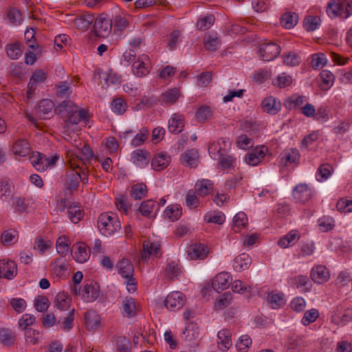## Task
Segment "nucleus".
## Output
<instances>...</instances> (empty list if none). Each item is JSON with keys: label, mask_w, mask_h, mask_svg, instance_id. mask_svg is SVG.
I'll return each instance as SVG.
<instances>
[{"label": "nucleus", "mask_w": 352, "mask_h": 352, "mask_svg": "<svg viewBox=\"0 0 352 352\" xmlns=\"http://www.w3.org/2000/svg\"><path fill=\"white\" fill-rule=\"evenodd\" d=\"M98 228L104 236H110L121 228L120 221L108 213L101 214L98 219Z\"/></svg>", "instance_id": "nucleus-1"}, {"label": "nucleus", "mask_w": 352, "mask_h": 352, "mask_svg": "<svg viewBox=\"0 0 352 352\" xmlns=\"http://www.w3.org/2000/svg\"><path fill=\"white\" fill-rule=\"evenodd\" d=\"M76 166L75 163L71 162L72 168L68 170L62 177L65 188L70 191L77 189L80 178V173Z\"/></svg>", "instance_id": "nucleus-2"}, {"label": "nucleus", "mask_w": 352, "mask_h": 352, "mask_svg": "<svg viewBox=\"0 0 352 352\" xmlns=\"http://www.w3.org/2000/svg\"><path fill=\"white\" fill-rule=\"evenodd\" d=\"M258 52L263 60L270 61L279 55L280 47L273 42H265L260 44Z\"/></svg>", "instance_id": "nucleus-3"}, {"label": "nucleus", "mask_w": 352, "mask_h": 352, "mask_svg": "<svg viewBox=\"0 0 352 352\" xmlns=\"http://www.w3.org/2000/svg\"><path fill=\"white\" fill-rule=\"evenodd\" d=\"M112 29V21L108 19L104 14L98 17L94 24V30L96 35L105 38L108 36Z\"/></svg>", "instance_id": "nucleus-4"}, {"label": "nucleus", "mask_w": 352, "mask_h": 352, "mask_svg": "<svg viewBox=\"0 0 352 352\" xmlns=\"http://www.w3.org/2000/svg\"><path fill=\"white\" fill-rule=\"evenodd\" d=\"M150 58L146 54H142L134 61L132 72L138 77L145 76L149 73Z\"/></svg>", "instance_id": "nucleus-5"}, {"label": "nucleus", "mask_w": 352, "mask_h": 352, "mask_svg": "<svg viewBox=\"0 0 352 352\" xmlns=\"http://www.w3.org/2000/svg\"><path fill=\"white\" fill-rule=\"evenodd\" d=\"M185 300V296L182 293L173 292L166 296L164 300V305L170 311H175L184 306Z\"/></svg>", "instance_id": "nucleus-6"}, {"label": "nucleus", "mask_w": 352, "mask_h": 352, "mask_svg": "<svg viewBox=\"0 0 352 352\" xmlns=\"http://www.w3.org/2000/svg\"><path fill=\"white\" fill-rule=\"evenodd\" d=\"M267 151L266 146H257L245 155L244 160L250 166H256L264 159Z\"/></svg>", "instance_id": "nucleus-7"}, {"label": "nucleus", "mask_w": 352, "mask_h": 352, "mask_svg": "<svg viewBox=\"0 0 352 352\" xmlns=\"http://www.w3.org/2000/svg\"><path fill=\"white\" fill-rule=\"evenodd\" d=\"M218 151L219 154V164L223 169L230 168L234 163V159L229 155H223L221 153V148L219 144H211L208 147V152L210 155L214 153L215 151Z\"/></svg>", "instance_id": "nucleus-8"}, {"label": "nucleus", "mask_w": 352, "mask_h": 352, "mask_svg": "<svg viewBox=\"0 0 352 352\" xmlns=\"http://www.w3.org/2000/svg\"><path fill=\"white\" fill-rule=\"evenodd\" d=\"M88 111L85 109H78L77 113H73L66 117L65 120V125L64 126V133H67L69 130V125H76L78 124L80 121H84L85 122H89L88 118Z\"/></svg>", "instance_id": "nucleus-9"}, {"label": "nucleus", "mask_w": 352, "mask_h": 352, "mask_svg": "<svg viewBox=\"0 0 352 352\" xmlns=\"http://www.w3.org/2000/svg\"><path fill=\"white\" fill-rule=\"evenodd\" d=\"M17 272V266L14 261L5 260L0 261V278L8 280L13 279Z\"/></svg>", "instance_id": "nucleus-10"}, {"label": "nucleus", "mask_w": 352, "mask_h": 352, "mask_svg": "<svg viewBox=\"0 0 352 352\" xmlns=\"http://www.w3.org/2000/svg\"><path fill=\"white\" fill-rule=\"evenodd\" d=\"M351 320L352 309L342 311V308L337 307L331 316V322L336 325H344Z\"/></svg>", "instance_id": "nucleus-11"}, {"label": "nucleus", "mask_w": 352, "mask_h": 352, "mask_svg": "<svg viewBox=\"0 0 352 352\" xmlns=\"http://www.w3.org/2000/svg\"><path fill=\"white\" fill-rule=\"evenodd\" d=\"M293 196L297 202L305 204L311 198L312 193L307 184H300L294 188Z\"/></svg>", "instance_id": "nucleus-12"}, {"label": "nucleus", "mask_w": 352, "mask_h": 352, "mask_svg": "<svg viewBox=\"0 0 352 352\" xmlns=\"http://www.w3.org/2000/svg\"><path fill=\"white\" fill-rule=\"evenodd\" d=\"M311 278L315 283L322 284L329 279L330 274L324 265H319L313 267Z\"/></svg>", "instance_id": "nucleus-13"}, {"label": "nucleus", "mask_w": 352, "mask_h": 352, "mask_svg": "<svg viewBox=\"0 0 352 352\" xmlns=\"http://www.w3.org/2000/svg\"><path fill=\"white\" fill-rule=\"evenodd\" d=\"M170 161V156L166 152H161L154 155L151 160V166L154 170L160 171L166 168Z\"/></svg>", "instance_id": "nucleus-14"}, {"label": "nucleus", "mask_w": 352, "mask_h": 352, "mask_svg": "<svg viewBox=\"0 0 352 352\" xmlns=\"http://www.w3.org/2000/svg\"><path fill=\"white\" fill-rule=\"evenodd\" d=\"M188 256L192 260L204 259L208 254V250L201 243H195L190 245Z\"/></svg>", "instance_id": "nucleus-15"}, {"label": "nucleus", "mask_w": 352, "mask_h": 352, "mask_svg": "<svg viewBox=\"0 0 352 352\" xmlns=\"http://www.w3.org/2000/svg\"><path fill=\"white\" fill-rule=\"evenodd\" d=\"M199 159V152L197 149L186 150L180 157L182 164L190 168H195Z\"/></svg>", "instance_id": "nucleus-16"}, {"label": "nucleus", "mask_w": 352, "mask_h": 352, "mask_svg": "<svg viewBox=\"0 0 352 352\" xmlns=\"http://www.w3.org/2000/svg\"><path fill=\"white\" fill-rule=\"evenodd\" d=\"M232 278L229 273L221 272L218 274L212 280L213 290L219 292V290L227 289L230 285Z\"/></svg>", "instance_id": "nucleus-17"}, {"label": "nucleus", "mask_w": 352, "mask_h": 352, "mask_svg": "<svg viewBox=\"0 0 352 352\" xmlns=\"http://www.w3.org/2000/svg\"><path fill=\"white\" fill-rule=\"evenodd\" d=\"M54 109V102L49 99H44L39 102L36 113L43 119H47L52 116Z\"/></svg>", "instance_id": "nucleus-18"}, {"label": "nucleus", "mask_w": 352, "mask_h": 352, "mask_svg": "<svg viewBox=\"0 0 352 352\" xmlns=\"http://www.w3.org/2000/svg\"><path fill=\"white\" fill-rule=\"evenodd\" d=\"M184 127V118L182 115L174 113L168 120V129L175 134H178L183 131Z\"/></svg>", "instance_id": "nucleus-19"}, {"label": "nucleus", "mask_w": 352, "mask_h": 352, "mask_svg": "<svg viewBox=\"0 0 352 352\" xmlns=\"http://www.w3.org/2000/svg\"><path fill=\"white\" fill-rule=\"evenodd\" d=\"M78 110V107L71 100L61 102L54 109L57 114L65 118L73 113H77Z\"/></svg>", "instance_id": "nucleus-20"}, {"label": "nucleus", "mask_w": 352, "mask_h": 352, "mask_svg": "<svg viewBox=\"0 0 352 352\" xmlns=\"http://www.w3.org/2000/svg\"><path fill=\"white\" fill-rule=\"evenodd\" d=\"M160 245L158 242H151L146 241L143 243V252L142 253V259L147 260L151 255L157 256Z\"/></svg>", "instance_id": "nucleus-21"}, {"label": "nucleus", "mask_w": 352, "mask_h": 352, "mask_svg": "<svg viewBox=\"0 0 352 352\" xmlns=\"http://www.w3.org/2000/svg\"><path fill=\"white\" fill-rule=\"evenodd\" d=\"M116 267L118 268V273L123 278H128L133 276V265L131 262L126 258H122L120 261L117 264Z\"/></svg>", "instance_id": "nucleus-22"}, {"label": "nucleus", "mask_w": 352, "mask_h": 352, "mask_svg": "<svg viewBox=\"0 0 352 352\" xmlns=\"http://www.w3.org/2000/svg\"><path fill=\"white\" fill-rule=\"evenodd\" d=\"M280 102L273 97H267L262 102L263 111L272 115L276 114L280 110Z\"/></svg>", "instance_id": "nucleus-23"}, {"label": "nucleus", "mask_w": 352, "mask_h": 352, "mask_svg": "<svg viewBox=\"0 0 352 352\" xmlns=\"http://www.w3.org/2000/svg\"><path fill=\"white\" fill-rule=\"evenodd\" d=\"M132 159L134 164L140 167L148 165L149 162V153L144 149H138L132 153Z\"/></svg>", "instance_id": "nucleus-24"}, {"label": "nucleus", "mask_w": 352, "mask_h": 352, "mask_svg": "<svg viewBox=\"0 0 352 352\" xmlns=\"http://www.w3.org/2000/svg\"><path fill=\"white\" fill-rule=\"evenodd\" d=\"M30 162L38 171H43L49 167L47 157L41 153H33L30 157Z\"/></svg>", "instance_id": "nucleus-25"}, {"label": "nucleus", "mask_w": 352, "mask_h": 352, "mask_svg": "<svg viewBox=\"0 0 352 352\" xmlns=\"http://www.w3.org/2000/svg\"><path fill=\"white\" fill-rule=\"evenodd\" d=\"M85 325L88 329L94 330L99 327L100 324V316L93 310H89L85 314Z\"/></svg>", "instance_id": "nucleus-26"}, {"label": "nucleus", "mask_w": 352, "mask_h": 352, "mask_svg": "<svg viewBox=\"0 0 352 352\" xmlns=\"http://www.w3.org/2000/svg\"><path fill=\"white\" fill-rule=\"evenodd\" d=\"M180 96V90L178 88H173L163 93L160 96V100L166 104H173L179 99Z\"/></svg>", "instance_id": "nucleus-27"}, {"label": "nucleus", "mask_w": 352, "mask_h": 352, "mask_svg": "<svg viewBox=\"0 0 352 352\" xmlns=\"http://www.w3.org/2000/svg\"><path fill=\"white\" fill-rule=\"evenodd\" d=\"M95 20L93 14H85L74 20L75 26L82 31H86Z\"/></svg>", "instance_id": "nucleus-28"}, {"label": "nucleus", "mask_w": 352, "mask_h": 352, "mask_svg": "<svg viewBox=\"0 0 352 352\" xmlns=\"http://www.w3.org/2000/svg\"><path fill=\"white\" fill-rule=\"evenodd\" d=\"M252 263V258L248 254H241L234 260L233 267L237 271L248 269Z\"/></svg>", "instance_id": "nucleus-29"}, {"label": "nucleus", "mask_w": 352, "mask_h": 352, "mask_svg": "<svg viewBox=\"0 0 352 352\" xmlns=\"http://www.w3.org/2000/svg\"><path fill=\"white\" fill-rule=\"evenodd\" d=\"M344 6L345 3H342L340 0H331L327 6V13L331 18L342 16L341 8Z\"/></svg>", "instance_id": "nucleus-30"}, {"label": "nucleus", "mask_w": 352, "mask_h": 352, "mask_svg": "<svg viewBox=\"0 0 352 352\" xmlns=\"http://www.w3.org/2000/svg\"><path fill=\"white\" fill-rule=\"evenodd\" d=\"M76 245V250L74 252V258L77 262L82 263L89 258V250L86 244L83 243H77Z\"/></svg>", "instance_id": "nucleus-31"}, {"label": "nucleus", "mask_w": 352, "mask_h": 352, "mask_svg": "<svg viewBox=\"0 0 352 352\" xmlns=\"http://www.w3.org/2000/svg\"><path fill=\"white\" fill-rule=\"evenodd\" d=\"M300 239V234L298 230H293L290 231L287 234L281 237L278 241V245L282 248H287L291 244L294 243V241H298Z\"/></svg>", "instance_id": "nucleus-32"}, {"label": "nucleus", "mask_w": 352, "mask_h": 352, "mask_svg": "<svg viewBox=\"0 0 352 352\" xmlns=\"http://www.w3.org/2000/svg\"><path fill=\"white\" fill-rule=\"evenodd\" d=\"M306 98L303 96H292L284 101V106L288 110L298 109L305 102Z\"/></svg>", "instance_id": "nucleus-33"}, {"label": "nucleus", "mask_w": 352, "mask_h": 352, "mask_svg": "<svg viewBox=\"0 0 352 352\" xmlns=\"http://www.w3.org/2000/svg\"><path fill=\"white\" fill-rule=\"evenodd\" d=\"M12 151L15 155L26 156L30 153V145L25 140H18L12 146Z\"/></svg>", "instance_id": "nucleus-34"}, {"label": "nucleus", "mask_w": 352, "mask_h": 352, "mask_svg": "<svg viewBox=\"0 0 352 352\" xmlns=\"http://www.w3.org/2000/svg\"><path fill=\"white\" fill-rule=\"evenodd\" d=\"M213 183L207 179L199 180L195 184V189L199 195L204 197L212 189Z\"/></svg>", "instance_id": "nucleus-35"}, {"label": "nucleus", "mask_w": 352, "mask_h": 352, "mask_svg": "<svg viewBox=\"0 0 352 352\" xmlns=\"http://www.w3.org/2000/svg\"><path fill=\"white\" fill-rule=\"evenodd\" d=\"M298 21V15L295 12H285L280 19L281 25L287 29L292 28Z\"/></svg>", "instance_id": "nucleus-36"}, {"label": "nucleus", "mask_w": 352, "mask_h": 352, "mask_svg": "<svg viewBox=\"0 0 352 352\" xmlns=\"http://www.w3.org/2000/svg\"><path fill=\"white\" fill-rule=\"evenodd\" d=\"M71 299L65 293H59L56 295L54 304L55 307L60 311L68 310L70 307Z\"/></svg>", "instance_id": "nucleus-37"}, {"label": "nucleus", "mask_w": 352, "mask_h": 352, "mask_svg": "<svg viewBox=\"0 0 352 352\" xmlns=\"http://www.w3.org/2000/svg\"><path fill=\"white\" fill-rule=\"evenodd\" d=\"M247 223L248 218L246 214L243 212H238L234 217L232 229L235 232H239L247 226Z\"/></svg>", "instance_id": "nucleus-38"}, {"label": "nucleus", "mask_w": 352, "mask_h": 352, "mask_svg": "<svg viewBox=\"0 0 352 352\" xmlns=\"http://www.w3.org/2000/svg\"><path fill=\"white\" fill-rule=\"evenodd\" d=\"M221 43L220 39L217 36L207 34L204 38V45L209 51H216Z\"/></svg>", "instance_id": "nucleus-39"}, {"label": "nucleus", "mask_w": 352, "mask_h": 352, "mask_svg": "<svg viewBox=\"0 0 352 352\" xmlns=\"http://www.w3.org/2000/svg\"><path fill=\"white\" fill-rule=\"evenodd\" d=\"M182 208L178 206L171 205L166 208L164 216L171 221L178 220L182 215Z\"/></svg>", "instance_id": "nucleus-40"}, {"label": "nucleus", "mask_w": 352, "mask_h": 352, "mask_svg": "<svg viewBox=\"0 0 352 352\" xmlns=\"http://www.w3.org/2000/svg\"><path fill=\"white\" fill-rule=\"evenodd\" d=\"M147 192V187L144 184H137L131 187V196L135 200L144 198Z\"/></svg>", "instance_id": "nucleus-41"}, {"label": "nucleus", "mask_w": 352, "mask_h": 352, "mask_svg": "<svg viewBox=\"0 0 352 352\" xmlns=\"http://www.w3.org/2000/svg\"><path fill=\"white\" fill-rule=\"evenodd\" d=\"M267 300L272 309H278L285 304L283 295L280 294H269Z\"/></svg>", "instance_id": "nucleus-42"}, {"label": "nucleus", "mask_w": 352, "mask_h": 352, "mask_svg": "<svg viewBox=\"0 0 352 352\" xmlns=\"http://www.w3.org/2000/svg\"><path fill=\"white\" fill-rule=\"evenodd\" d=\"M11 186L12 183L9 179H2L0 181V199L2 201H7L9 196L11 195Z\"/></svg>", "instance_id": "nucleus-43"}, {"label": "nucleus", "mask_w": 352, "mask_h": 352, "mask_svg": "<svg viewBox=\"0 0 352 352\" xmlns=\"http://www.w3.org/2000/svg\"><path fill=\"white\" fill-rule=\"evenodd\" d=\"M230 336V333L228 329H222L218 332L217 337L220 340L219 344H221L222 350H228L231 346Z\"/></svg>", "instance_id": "nucleus-44"}, {"label": "nucleus", "mask_w": 352, "mask_h": 352, "mask_svg": "<svg viewBox=\"0 0 352 352\" xmlns=\"http://www.w3.org/2000/svg\"><path fill=\"white\" fill-rule=\"evenodd\" d=\"M186 340L191 341L198 338L199 336V328L196 324L189 323L183 331Z\"/></svg>", "instance_id": "nucleus-45"}, {"label": "nucleus", "mask_w": 352, "mask_h": 352, "mask_svg": "<svg viewBox=\"0 0 352 352\" xmlns=\"http://www.w3.org/2000/svg\"><path fill=\"white\" fill-rule=\"evenodd\" d=\"M306 344L302 338L298 336H293L289 338L287 343V348L290 351L300 350L305 347Z\"/></svg>", "instance_id": "nucleus-46"}, {"label": "nucleus", "mask_w": 352, "mask_h": 352, "mask_svg": "<svg viewBox=\"0 0 352 352\" xmlns=\"http://www.w3.org/2000/svg\"><path fill=\"white\" fill-rule=\"evenodd\" d=\"M29 47L31 49H34L36 50V53L30 51L27 52L25 54V63L27 65H33L36 60V55H41L42 50L41 46L38 45H35L34 43L30 44Z\"/></svg>", "instance_id": "nucleus-47"}, {"label": "nucleus", "mask_w": 352, "mask_h": 352, "mask_svg": "<svg viewBox=\"0 0 352 352\" xmlns=\"http://www.w3.org/2000/svg\"><path fill=\"white\" fill-rule=\"evenodd\" d=\"M46 78L47 75L42 69L35 70L30 80V88L36 87L38 83L43 82Z\"/></svg>", "instance_id": "nucleus-48"}, {"label": "nucleus", "mask_w": 352, "mask_h": 352, "mask_svg": "<svg viewBox=\"0 0 352 352\" xmlns=\"http://www.w3.org/2000/svg\"><path fill=\"white\" fill-rule=\"evenodd\" d=\"M123 311L126 316L131 318L135 314V305L131 297H126L123 301Z\"/></svg>", "instance_id": "nucleus-49"}, {"label": "nucleus", "mask_w": 352, "mask_h": 352, "mask_svg": "<svg viewBox=\"0 0 352 352\" xmlns=\"http://www.w3.org/2000/svg\"><path fill=\"white\" fill-rule=\"evenodd\" d=\"M320 78L322 79V85L320 87L322 89H327L329 88L334 80V75L328 70H322L320 74Z\"/></svg>", "instance_id": "nucleus-50"}, {"label": "nucleus", "mask_w": 352, "mask_h": 352, "mask_svg": "<svg viewBox=\"0 0 352 352\" xmlns=\"http://www.w3.org/2000/svg\"><path fill=\"white\" fill-rule=\"evenodd\" d=\"M232 300V295L230 292H225L218 297L214 307L217 309H223L230 304Z\"/></svg>", "instance_id": "nucleus-51"}, {"label": "nucleus", "mask_w": 352, "mask_h": 352, "mask_svg": "<svg viewBox=\"0 0 352 352\" xmlns=\"http://www.w3.org/2000/svg\"><path fill=\"white\" fill-rule=\"evenodd\" d=\"M320 22V17L317 16H308L304 20V27L307 31L311 32L318 28Z\"/></svg>", "instance_id": "nucleus-52"}, {"label": "nucleus", "mask_w": 352, "mask_h": 352, "mask_svg": "<svg viewBox=\"0 0 352 352\" xmlns=\"http://www.w3.org/2000/svg\"><path fill=\"white\" fill-rule=\"evenodd\" d=\"M181 273V270L178 263L175 262L169 263L166 267V276L173 280L177 278Z\"/></svg>", "instance_id": "nucleus-53"}, {"label": "nucleus", "mask_w": 352, "mask_h": 352, "mask_svg": "<svg viewBox=\"0 0 352 352\" xmlns=\"http://www.w3.org/2000/svg\"><path fill=\"white\" fill-rule=\"evenodd\" d=\"M319 317V312L316 309H311L305 311L303 317L302 318L301 322L305 326L314 322Z\"/></svg>", "instance_id": "nucleus-54"}, {"label": "nucleus", "mask_w": 352, "mask_h": 352, "mask_svg": "<svg viewBox=\"0 0 352 352\" xmlns=\"http://www.w3.org/2000/svg\"><path fill=\"white\" fill-rule=\"evenodd\" d=\"M68 248L69 243L67 238L65 236L58 237L56 241V250L61 257H64L67 254Z\"/></svg>", "instance_id": "nucleus-55"}, {"label": "nucleus", "mask_w": 352, "mask_h": 352, "mask_svg": "<svg viewBox=\"0 0 352 352\" xmlns=\"http://www.w3.org/2000/svg\"><path fill=\"white\" fill-rule=\"evenodd\" d=\"M111 21H112V25H113L114 28L118 31H122L129 25L127 19L122 14L116 15L113 19Z\"/></svg>", "instance_id": "nucleus-56"}, {"label": "nucleus", "mask_w": 352, "mask_h": 352, "mask_svg": "<svg viewBox=\"0 0 352 352\" xmlns=\"http://www.w3.org/2000/svg\"><path fill=\"white\" fill-rule=\"evenodd\" d=\"M212 110L209 107L203 106L198 109L196 113L197 119L200 122H204L212 118Z\"/></svg>", "instance_id": "nucleus-57"}, {"label": "nucleus", "mask_w": 352, "mask_h": 352, "mask_svg": "<svg viewBox=\"0 0 352 352\" xmlns=\"http://www.w3.org/2000/svg\"><path fill=\"white\" fill-rule=\"evenodd\" d=\"M15 337L8 329L0 330V342L4 345H11L14 342Z\"/></svg>", "instance_id": "nucleus-58"}, {"label": "nucleus", "mask_w": 352, "mask_h": 352, "mask_svg": "<svg viewBox=\"0 0 352 352\" xmlns=\"http://www.w3.org/2000/svg\"><path fill=\"white\" fill-rule=\"evenodd\" d=\"M35 309L39 312H45L49 307V300L46 296H38L34 303Z\"/></svg>", "instance_id": "nucleus-59"}, {"label": "nucleus", "mask_w": 352, "mask_h": 352, "mask_svg": "<svg viewBox=\"0 0 352 352\" xmlns=\"http://www.w3.org/2000/svg\"><path fill=\"white\" fill-rule=\"evenodd\" d=\"M214 22L213 15L207 16L198 20L196 26L199 30H206L209 29Z\"/></svg>", "instance_id": "nucleus-60"}, {"label": "nucleus", "mask_w": 352, "mask_h": 352, "mask_svg": "<svg viewBox=\"0 0 352 352\" xmlns=\"http://www.w3.org/2000/svg\"><path fill=\"white\" fill-rule=\"evenodd\" d=\"M67 263L65 261H63L61 258L55 259L50 264L52 271L56 274H59L63 272L66 271L67 270Z\"/></svg>", "instance_id": "nucleus-61"}, {"label": "nucleus", "mask_w": 352, "mask_h": 352, "mask_svg": "<svg viewBox=\"0 0 352 352\" xmlns=\"http://www.w3.org/2000/svg\"><path fill=\"white\" fill-rule=\"evenodd\" d=\"M149 135L148 130L146 128H142L140 133H137L134 138L132 140V144L134 146H138L142 144L148 138Z\"/></svg>", "instance_id": "nucleus-62"}, {"label": "nucleus", "mask_w": 352, "mask_h": 352, "mask_svg": "<svg viewBox=\"0 0 352 352\" xmlns=\"http://www.w3.org/2000/svg\"><path fill=\"white\" fill-rule=\"evenodd\" d=\"M251 344V338L248 336L245 335L240 337L236 344V347L240 352H246Z\"/></svg>", "instance_id": "nucleus-63"}, {"label": "nucleus", "mask_w": 352, "mask_h": 352, "mask_svg": "<svg viewBox=\"0 0 352 352\" xmlns=\"http://www.w3.org/2000/svg\"><path fill=\"white\" fill-rule=\"evenodd\" d=\"M6 50L8 56L12 59H17L21 55L20 43H19L8 45Z\"/></svg>", "instance_id": "nucleus-64"}]
</instances>
